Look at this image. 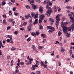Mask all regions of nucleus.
<instances>
[{
    "label": "nucleus",
    "mask_w": 74,
    "mask_h": 74,
    "mask_svg": "<svg viewBox=\"0 0 74 74\" xmlns=\"http://www.w3.org/2000/svg\"><path fill=\"white\" fill-rule=\"evenodd\" d=\"M39 10L40 12V13L42 14L44 12L43 10V8L41 6H40L39 8Z\"/></svg>",
    "instance_id": "nucleus-1"
},
{
    "label": "nucleus",
    "mask_w": 74,
    "mask_h": 74,
    "mask_svg": "<svg viewBox=\"0 0 74 74\" xmlns=\"http://www.w3.org/2000/svg\"><path fill=\"white\" fill-rule=\"evenodd\" d=\"M51 12H52V11L51 9H49L47 12V15L48 17L49 16Z\"/></svg>",
    "instance_id": "nucleus-2"
},
{
    "label": "nucleus",
    "mask_w": 74,
    "mask_h": 74,
    "mask_svg": "<svg viewBox=\"0 0 74 74\" xmlns=\"http://www.w3.org/2000/svg\"><path fill=\"white\" fill-rule=\"evenodd\" d=\"M39 18L41 20H44V18H45V16L43 14H41L39 16Z\"/></svg>",
    "instance_id": "nucleus-3"
},
{
    "label": "nucleus",
    "mask_w": 74,
    "mask_h": 74,
    "mask_svg": "<svg viewBox=\"0 0 74 74\" xmlns=\"http://www.w3.org/2000/svg\"><path fill=\"white\" fill-rule=\"evenodd\" d=\"M63 31L65 33H67V32H68V28L66 27H64L63 29Z\"/></svg>",
    "instance_id": "nucleus-4"
},
{
    "label": "nucleus",
    "mask_w": 74,
    "mask_h": 74,
    "mask_svg": "<svg viewBox=\"0 0 74 74\" xmlns=\"http://www.w3.org/2000/svg\"><path fill=\"white\" fill-rule=\"evenodd\" d=\"M31 5H32V8L34 9V10H35V9L37 8V6L34 5L33 4H32Z\"/></svg>",
    "instance_id": "nucleus-5"
},
{
    "label": "nucleus",
    "mask_w": 74,
    "mask_h": 74,
    "mask_svg": "<svg viewBox=\"0 0 74 74\" xmlns=\"http://www.w3.org/2000/svg\"><path fill=\"white\" fill-rule=\"evenodd\" d=\"M41 37H42L43 38H45V37H46V35H45V34H41Z\"/></svg>",
    "instance_id": "nucleus-6"
},
{
    "label": "nucleus",
    "mask_w": 74,
    "mask_h": 74,
    "mask_svg": "<svg viewBox=\"0 0 74 74\" xmlns=\"http://www.w3.org/2000/svg\"><path fill=\"white\" fill-rule=\"evenodd\" d=\"M31 35H32V36H33L35 37H36V34H35V33L34 32H32L31 33Z\"/></svg>",
    "instance_id": "nucleus-7"
},
{
    "label": "nucleus",
    "mask_w": 74,
    "mask_h": 74,
    "mask_svg": "<svg viewBox=\"0 0 74 74\" xmlns=\"http://www.w3.org/2000/svg\"><path fill=\"white\" fill-rule=\"evenodd\" d=\"M7 37L9 38L10 39V40H12V35H8L7 36Z\"/></svg>",
    "instance_id": "nucleus-8"
},
{
    "label": "nucleus",
    "mask_w": 74,
    "mask_h": 74,
    "mask_svg": "<svg viewBox=\"0 0 74 74\" xmlns=\"http://www.w3.org/2000/svg\"><path fill=\"white\" fill-rule=\"evenodd\" d=\"M61 25L62 27L63 28V27H64V23H63V22H62L61 23Z\"/></svg>",
    "instance_id": "nucleus-9"
},
{
    "label": "nucleus",
    "mask_w": 74,
    "mask_h": 74,
    "mask_svg": "<svg viewBox=\"0 0 74 74\" xmlns=\"http://www.w3.org/2000/svg\"><path fill=\"white\" fill-rule=\"evenodd\" d=\"M30 19L29 20V22L30 23H33V21L32 20V17H31L30 18Z\"/></svg>",
    "instance_id": "nucleus-10"
},
{
    "label": "nucleus",
    "mask_w": 74,
    "mask_h": 74,
    "mask_svg": "<svg viewBox=\"0 0 74 74\" xmlns=\"http://www.w3.org/2000/svg\"><path fill=\"white\" fill-rule=\"evenodd\" d=\"M32 70H35V69H36V66H35V65H32Z\"/></svg>",
    "instance_id": "nucleus-11"
},
{
    "label": "nucleus",
    "mask_w": 74,
    "mask_h": 74,
    "mask_svg": "<svg viewBox=\"0 0 74 74\" xmlns=\"http://www.w3.org/2000/svg\"><path fill=\"white\" fill-rule=\"evenodd\" d=\"M32 61H28V62L26 63V65H29V64H32Z\"/></svg>",
    "instance_id": "nucleus-12"
},
{
    "label": "nucleus",
    "mask_w": 74,
    "mask_h": 74,
    "mask_svg": "<svg viewBox=\"0 0 74 74\" xmlns=\"http://www.w3.org/2000/svg\"><path fill=\"white\" fill-rule=\"evenodd\" d=\"M51 30L52 32H55V28L52 27L51 28Z\"/></svg>",
    "instance_id": "nucleus-13"
},
{
    "label": "nucleus",
    "mask_w": 74,
    "mask_h": 74,
    "mask_svg": "<svg viewBox=\"0 0 74 74\" xmlns=\"http://www.w3.org/2000/svg\"><path fill=\"white\" fill-rule=\"evenodd\" d=\"M49 21H51V22H53H53H54V20L52 19V18H50L49 19Z\"/></svg>",
    "instance_id": "nucleus-14"
},
{
    "label": "nucleus",
    "mask_w": 74,
    "mask_h": 74,
    "mask_svg": "<svg viewBox=\"0 0 74 74\" xmlns=\"http://www.w3.org/2000/svg\"><path fill=\"white\" fill-rule=\"evenodd\" d=\"M56 27H58L59 25V22L58 21H56Z\"/></svg>",
    "instance_id": "nucleus-15"
},
{
    "label": "nucleus",
    "mask_w": 74,
    "mask_h": 74,
    "mask_svg": "<svg viewBox=\"0 0 74 74\" xmlns=\"http://www.w3.org/2000/svg\"><path fill=\"white\" fill-rule=\"evenodd\" d=\"M54 12H56V11H57V9H56V6H54Z\"/></svg>",
    "instance_id": "nucleus-16"
},
{
    "label": "nucleus",
    "mask_w": 74,
    "mask_h": 74,
    "mask_svg": "<svg viewBox=\"0 0 74 74\" xmlns=\"http://www.w3.org/2000/svg\"><path fill=\"white\" fill-rule=\"evenodd\" d=\"M16 49V48H15L14 47H13L11 48V50L12 51H15Z\"/></svg>",
    "instance_id": "nucleus-17"
},
{
    "label": "nucleus",
    "mask_w": 74,
    "mask_h": 74,
    "mask_svg": "<svg viewBox=\"0 0 74 74\" xmlns=\"http://www.w3.org/2000/svg\"><path fill=\"white\" fill-rule=\"evenodd\" d=\"M31 15L33 18H34L35 15L34 14V13H31Z\"/></svg>",
    "instance_id": "nucleus-18"
},
{
    "label": "nucleus",
    "mask_w": 74,
    "mask_h": 74,
    "mask_svg": "<svg viewBox=\"0 0 74 74\" xmlns=\"http://www.w3.org/2000/svg\"><path fill=\"white\" fill-rule=\"evenodd\" d=\"M62 34V32L60 31H59L58 34V36H60Z\"/></svg>",
    "instance_id": "nucleus-19"
},
{
    "label": "nucleus",
    "mask_w": 74,
    "mask_h": 74,
    "mask_svg": "<svg viewBox=\"0 0 74 74\" xmlns=\"http://www.w3.org/2000/svg\"><path fill=\"white\" fill-rule=\"evenodd\" d=\"M9 14L10 15H11L12 14V12L11 11H10L9 12Z\"/></svg>",
    "instance_id": "nucleus-20"
},
{
    "label": "nucleus",
    "mask_w": 74,
    "mask_h": 74,
    "mask_svg": "<svg viewBox=\"0 0 74 74\" xmlns=\"http://www.w3.org/2000/svg\"><path fill=\"white\" fill-rule=\"evenodd\" d=\"M60 14H58L57 16H56V18H60Z\"/></svg>",
    "instance_id": "nucleus-21"
},
{
    "label": "nucleus",
    "mask_w": 74,
    "mask_h": 74,
    "mask_svg": "<svg viewBox=\"0 0 74 74\" xmlns=\"http://www.w3.org/2000/svg\"><path fill=\"white\" fill-rule=\"evenodd\" d=\"M52 28V27L51 26H48L47 27V29H51Z\"/></svg>",
    "instance_id": "nucleus-22"
},
{
    "label": "nucleus",
    "mask_w": 74,
    "mask_h": 74,
    "mask_svg": "<svg viewBox=\"0 0 74 74\" xmlns=\"http://www.w3.org/2000/svg\"><path fill=\"white\" fill-rule=\"evenodd\" d=\"M32 25L30 24L29 25V26L27 27V29H29V28H32Z\"/></svg>",
    "instance_id": "nucleus-23"
},
{
    "label": "nucleus",
    "mask_w": 74,
    "mask_h": 74,
    "mask_svg": "<svg viewBox=\"0 0 74 74\" xmlns=\"http://www.w3.org/2000/svg\"><path fill=\"white\" fill-rule=\"evenodd\" d=\"M38 14H36L34 16V18L35 19L37 18L38 17Z\"/></svg>",
    "instance_id": "nucleus-24"
},
{
    "label": "nucleus",
    "mask_w": 74,
    "mask_h": 74,
    "mask_svg": "<svg viewBox=\"0 0 74 74\" xmlns=\"http://www.w3.org/2000/svg\"><path fill=\"white\" fill-rule=\"evenodd\" d=\"M56 18V20H57L56 21H57L58 22L59 21H60V20H61V19H60V18Z\"/></svg>",
    "instance_id": "nucleus-25"
},
{
    "label": "nucleus",
    "mask_w": 74,
    "mask_h": 74,
    "mask_svg": "<svg viewBox=\"0 0 74 74\" xmlns=\"http://www.w3.org/2000/svg\"><path fill=\"white\" fill-rule=\"evenodd\" d=\"M3 23L4 25H6L7 24V22L5 21V20L4 19L3 20Z\"/></svg>",
    "instance_id": "nucleus-26"
},
{
    "label": "nucleus",
    "mask_w": 74,
    "mask_h": 74,
    "mask_svg": "<svg viewBox=\"0 0 74 74\" xmlns=\"http://www.w3.org/2000/svg\"><path fill=\"white\" fill-rule=\"evenodd\" d=\"M36 64L37 65H39L40 64V62L38 61L37 60H36Z\"/></svg>",
    "instance_id": "nucleus-27"
},
{
    "label": "nucleus",
    "mask_w": 74,
    "mask_h": 74,
    "mask_svg": "<svg viewBox=\"0 0 74 74\" xmlns=\"http://www.w3.org/2000/svg\"><path fill=\"white\" fill-rule=\"evenodd\" d=\"M34 0H30V1L29 2L30 4L33 3H34Z\"/></svg>",
    "instance_id": "nucleus-28"
},
{
    "label": "nucleus",
    "mask_w": 74,
    "mask_h": 74,
    "mask_svg": "<svg viewBox=\"0 0 74 74\" xmlns=\"http://www.w3.org/2000/svg\"><path fill=\"white\" fill-rule=\"evenodd\" d=\"M5 4H6V3L5 2L3 1L2 2V5H5Z\"/></svg>",
    "instance_id": "nucleus-29"
},
{
    "label": "nucleus",
    "mask_w": 74,
    "mask_h": 74,
    "mask_svg": "<svg viewBox=\"0 0 74 74\" xmlns=\"http://www.w3.org/2000/svg\"><path fill=\"white\" fill-rule=\"evenodd\" d=\"M66 8L67 9H72V8L71 6H66Z\"/></svg>",
    "instance_id": "nucleus-30"
},
{
    "label": "nucleus",
    "mask_w": 74,
    "mask_h": 74,
    "mask_svg": "<svg viewBox=\"0 0 74 74\" xmlns=\"http://www.w3.org/2000/svg\"><path fill=\"white\" fill-rule=\"evenodd\" d=\"M8 4L9 5H13V4L11 2H9Z\"/></svg>",
    "instance_id": "nucleus-31"
},
{
    "label": "nucleus",
    "mask_w": 74,
    "mask_h": 74,
    "mask_svg": "<svg viewBox=\"0 0 74 74\" xmlns=\"http://www.w3.org/2000/svg\"><path fill=\"white\" fill-rule=\"evenodd\" d=\"M14 21V19H10L9 20V22H12Z\"/></svg>",
    "instance_id": "nucleus-32"
},
{
    "label": "nucleus",
    "mask_w": 74,
    "mask_h": 74,
    "mask_svg": "<svg viewBox=\"0 0 74 74\" xmlns=\"http://www.w3.org/2000/svg\"><path fill=\"white\" fill-rule=\"evenodd\" d=\"M40 64L42 66H44V62H42V61L41 62Z\"/></svg>",
    "instance_id": "nucleus-33"
},
{
    "label": "nucleus",
    "mask_w": 74,
    "mask_h": 74,
    "mask_svg": "<svg viewBox=\"0 0 74 74\" xmlns=\"http://www.w3.org/2000/svg\"><path fill=\"white\" fill-rule=\"evenodd\" d=\"M21 65L22 66H24V64H25V63L23 62H20Z\"/></svg>",
    "instance_id": "nucleus-34"
},
{
    "label": "nucleus",
    "mask_w": 74,
    "mask_h": 74,
    "mask_svg": "<svg viewBox=\"0 0 74 74\" xmlns=\"http://www.w3.org/2000/svg\"><path fill=\"white\" fill-rule=\"evenodd\" d=\"M39 35V32L38 31H36V35L38 36Z\"/></svg>",
    "instance_id": "nucleus-35"
},
{
    "label": "nucleus",
    "mask_w": 74,
    "mask_h": 74,
    "mask_svg": "<svg viewBox=\"0 0 74 74\" xmlns=\"http://www.w3.org/2000/svg\"><path fill=\"white\" fill-rule=\"evenodd\" d=\"M57 8L58 9V11H59V12L60 11V10H61V9H60V8L59 7H57Z\"/></svg>",
    "instance_id": "nucleus-36"
},
{
    "label": "nucleus",
    "mask_w": 74,
    "mask_h": 74,
    "mask_svg": "<svg viewBox=\"0 0 74 74\" xmlns=\"http://www.w3.org/2000/svg\"><path fill=\"white\" fill-rule=\"evenodd\" d=\"M10 42L11 44H13V43H14V41L12 40V39H10Z\"/></svg>",
    "instance_id": "nucleus-37"
},
{
    "label": "nucleus",
    "mask_w": 74,
    "mask_h": 74,
    "mask_svg": "<svg viewBox=\"0 0 74 74\" xmlns=\"http://www.w3.org/2000/svg\"><path fill=\"white\" fill-rule=\"evenodd\" d=\"M64 26H66V25H67L68 24V23L67 22H65L64 23Z\"/></svg>",
    "instance_id": "nucleus-38"
},
{
    "label": "nucleus",
    "mask_w": 74,
    "mask_h": 74,
    "mask_svg": "<svg viewBox=\"0 0 74 74\" xmlns=\"http://www.w3.org/2000/svg\"><path fill=\"white\" fill-rule=\"evenodd\" d=\"M60 52L62 53L64 52V49L63 48L61 49Z\"/></svg>",
    "instance_id": "nucleus-39"
},
{
    "label": "nucleus",
    "mask_w": 74,
    "mask_h": 74,
    "mask_svg": "<svg viewBox=\"0 0 74 74\" xmlns=\"http://www.w3.org/2000/svg\"><path fill=\"white\" fill-rule=\"evenodd\" d=\"M43 28V27H42V25L40 26V28H39L40 29V30H42Z\"/></svg>",
    "instance_id": "nucleus-40"
},
{
    "label": "nucleus",
    "mask_w": 74,
    "mask_h": 74,
    "mask_svg": "<svg viewBox=\"0 0 74 74\" xmlns=\"http://www.w3.org/2000/svg\"><path fill=\"white\" fill-rule=\"evenodd\" d=\"M69 53L70 55H71V54H72V53H73V51L72 50H71L69 51Z\"/></svg>",
    "instance_id": "nucleus-41"
},
{
    "label": "nucleus",
    "mask_w": 74,
    "mask_h": 74,
    "mask_svg": "<svg viewBox=\"0 0 74 74\" xmlns=\"http://www.w3.org/2000/svg\"><path fill=\"white\" fill-rule=\"evenodd\" d=\"M39 49H42V47L41 46H40L39 47Z\"/></svg>",
    "instance_id": "nucleus-42"
},
{
    "label": "nucleus",
    "mask_w": 74,
    "mask_h": 74,
    "mask_svg": "<svg viewBox=\"0 0 74 74\" xmlns=\"http://www.w3.org/2000/svg\"><path fill=\"white\" fill-rule=\"evenodd\" d=\"M32 47L33 49H36V47H35V46H34V45H32Z\"/></svg>",
    "instance_id": "nucleus-43"
},
{
    "label": "nucleus",
    "mask_w": 74,
    "mask_h": 74,
    "mask_svg": "<svg viewBox=\"0 0 74 74\" xmlns=\"http://www.w3.org/2000/svg\"><path fill=\"white\" fill-rule=\"evenodd\" d=\"M14 64V61L13 60H12L11 61V66H12Z\"/></svg>",
    "instance_id": "nucleus-44"
},
{
    "label": "nucleus",
    "mask_w": 74,
    "mask_h": 74,
    "mask_svg": "<svg viewBox=\"0 0 74 74\" xmlns=\"http://www.w3.org/2000/svg\"><path fill=\"white\" fill-rule=\"evenodd\" d=\"M18 31H16L14 32V34H16V35H17V34H18Z\"/></svg>",
    "instance_id": "nucleus-45"
},
{
    "label": "nucleus",
    "mask_w": 74,
    "mask_h": 74,
    "mask_svg": "<svg viewBox=\"0 0 74 74\" xmlns=\"http://www.w3.org/2000/svg\"><path fill=\"white\" fill-rule=\"evenodd\" d=\"M25 18L26 19H28L29 18V17H28L27 15H26Z\"/></svg>",
    "instance_id": "nucleus-46"
},
{
    "label": "nucleus",
    "mask_w": 74,
    "mask_h": 74,
    "mask_svg": "<svg viewBox=\"0 0 74 74\" xmlns=\"http://www.w3.org/2000/svg\"><path fill=\"white\" fill-rule=\"evenodd\" d=\"M3 18H6V17L7 16H6V14H4L3 15Z\"/></svg>",
    "instance_id": "nucleus-47"
},
{
    "label": "nucleus",
    "mask_w": 74,
    "mask_h": 74,
    "mask_svg": "<svg viewBox=\"0 0 74 74\" xmlns=\"http://www.w3.org/2000/svg\"><path fill=\"white\" fill-rule=\"evenodd\" d=\"M27 24V23L26 22H24L23 23V26H25V25H26Z\"/></svg>",
    "instance_id": "nucleus-48"
},
{
    "label": "nucleus",
    "mask_w": 74,
    "mask_h": 74,
    "mask_svg": "<svg viewBox=\"0 0 74 74\" xmlns=\"http://www.w3.org/2000/svg\"><path fill=\"white\" fill-rule=\"evenodd\" d=\"M27 29H28V32H30L32 30V28H27Z\"/></svg>",
    "instance_id": "nucleus-49"
},
{
    "label": "nucleus",
    "mask_w": 74,
    "mask_h": 74,
    "mask_svg": "<svg viewBox=\"0 0 74 74\" xmlns=\"http://www.w3.org/2000/svg\"><path fill=\"white\" fill-rule=\"evenodd\" d=\"M30 40H31V38H30L29 37L27 39V41L29 42V41H30Z\"/></svg>",
    "instance_id": "nucleus-50"
},
{
    "label": "nucleus",
    "mask_w": 74,
    "mask_h": 74,
    "mask_svg": "<svg viewBox=\"0 0 74 74\" xmlns=\"http://www.w3.org/2000/svg\"><path fill=\"white\" fill-rule=\"evenodd\" d=\"M10 29H11V27H10V26L8 27H7V30H10Z\"/></svg>",
    "instance_id": "nucleus-51"
},
{
    "label": "nucleus",
    "mask_w": 74,
    "mask_h": 74,
    "mask_svg": "<svg viewBox=\"0 0 74 74\" xmlns=\"http://www.w3.org/2000/svg\"><path fill=\"white\" fill-rule=\"evenodd\" d=\"M66 36L68 37H70V34H67L66 35Z\"/></svg>",
    "instance_id": "nucleus-52"
},
{
    "label": "nucleus",
    "mask_w": 74,
    "mask_h": 74,
    "mask_svg": "<svg viewBox=\"0 0 74 74\" xmlns=\"http://www.w3.org/2000/svg\"><path fill=\"white\" fill-rule=\"evenodd\" d=\"M6 41L7 42H10V39H8L6 40Z\"/></svg>",
    "instance_id": "nucleus-53"
},
{
    "label": "nucleus",
    "mask_w": 74,
    "mask_h": 74,
    "mask_svg": "<svg viewBox=\"0 0 74 74\" xmlns=\"http://www.w3.org/2000/svg\"><path fill=\"white\" fill-rule=\"evenodd\" d=\"M70 19H71V21H73L74 20V18H73V17H70Z\"/></svg>",
    "instance_id": "nucleus-54"
},
{
    "label": "nucleus",
    "mask_w": 74,
    "mask_h": 74,
    "mask_svg": "<svg viewBox=\"0 0 74 74\" xmlns=\"http://www.w3.org/2000/svg\"><path fill=\"white\" fill-rule=\"evenodd\" d=\"M46 39H45L43 40L42 42L43 44H44L45 43V41H46Z\"/></svg>",
    "instance_id": "nucleus-55"
},
{
    "label": "nucleus",
    "mask_w": 74,
    "mask_h": 74,
    "mask_svg": "<svg viewBox=\"0 0 74 74\" xmlns=\"http://www.w3.org/2000/svg\"><path fill=\"white\" fill-rule=\"evenodd\" d=\"M20 30H22V31H23V30H25V29L23 28H20Z\"/></svg>",
    "instance_id": "nucleus-56"
},
{
    "label": "nucleus",
    "mask_w": 74,
    "mask_h": 74,
    "mask_svg": "<svg viewBox=\"0 0 74 74\" xmlns=\"http://www.w3.org/2000/svg\"><path fill=\"white\" fill-rule=\"evenodd\" d=\"M25 7L26 8H30V6L28 5H27L25 6Z\"/></svg>",
    "instance_id": "nucleus-57"
},
{
    "label": "nucleus",
    "mask_w": 74,
    "mask_h": 74,
    "mask_svg": "<svg viewBox=\"0 0 74 74\" xmlns=\"http://www.w3.org/2000/svg\"><path fill=\"white\" fill-rule=\"evenodd\" d=\"M58 64H59V66H60V65H61V64L60 63V62H59V61H58Z\"/></svg>",
    "instance_id": "nucleus-58"
},
{
    "label": "nucleus",
    "mask_w": 74,
    "mask_h": 74,
    "mask_svg": "<svg viewBox=\"0 0 74 74\" xmlns=\"http://www.w3.org/2000/svg\"><path fill=\"white\" fill-rule=\"evenodd\" d=\"M43 66H44V68H45L46 69V68H47V65H43Z\"/></svg>",
    "instance_id": "nucleus-59"
},
{
    "label": "nucleus",
    "mask_w": 74,
    "mask_h": 74,
    "mask_svg": "<svg viewBox=\"0 0 74 74\" xmlns=\"http://www.w3.org/2000/svg\"><path fill=\"white\" fill-rule=\"evenodd\" d=\"M52 31L51 30H49L48 31V32L49 33H50V34H51V33H52Z\"/></svg>",
    "instance_id": "nucleus-60"
},
{
    "label": "nucleus",
    "mask_w": 74,
    "mask_h": 74,
    "mask_svg": "<svg viewBox=\"0 0 74 74\" xmlns=\"http://www.w3.org/2000/svg\"><path fill=\"white\" fill-rule=\"evenodd\" d=\"M37 2L38 3H41V0H36Z\"/></svg>",
    "instance_id": "nucleus-61"
},
{
    "label": "nucleus",
    "mask_w": 74,
    "mask_h": 74,
    "mask_svg": "<svg viewBox=\"0 0 74 74\" xmlns=\"http://www.w3.org/2000/svg\"><path fill=\"white\" fill-rule=\"evenodd\" d=\"M29 60L30 62H31V61H33V59L30 58L29 59Z\"/></svg>",
    "instance_id": "nucleus-62"
},
{
    "label": "nucleus",
    "mask_w": 74,
    "mask_h": 74,
    "mask_svg": "<svg viewBox=\"0 0 74 74\" xmlns=\"http://www.w3.org/2000/svg\"><path fill=\"white\" fill-rule=\"evenodd\" d=\"M16 9V8L15 7H14L13 8V10L14 11H15V9Z\"/></svg>",
    "instance_id": "nucleus-63"
},
{
    "label": "nucleus",
    "mask_w": 74,
    "mask_h": 74,
    "mask_svg": "<svg viewBox=\"0 0 74 74\" xmlns=\"http://www.w3.org/2000/svg\"><path fill=\"white\" fill-rule=\"evenodd\" d=\"M71 23H74V20H71Z\"/></svg>",
    "instance_id": "nucleus-64"
}]
</instances>
